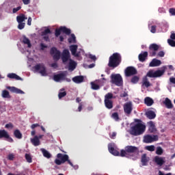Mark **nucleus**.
<instances>
[{
  "instance_id": "6e6d98bb",
  "label": "nucleus",
  "mask_w": 175,
  "mask_h": 175,
  "mask_svg": "<svg viewBox=\"0 0 175 175\" xmlns=\"http://www.w3.org/2000/svg\"><path fill=\"white\" fill-rule=\"evenodd\" d=\"M116 136H117V133H116V132L109 133V137H111V139H115Z\"/></svg>"
},
{
  "instance_id": "680f3d73",
  "label": "nucleus",
  "mask_w": 175,
  "mask_h": 175,
  "mask_svg": "<svg viewBox=\"0 0 175 175\" xmlns=\"http://www.w3.org/2000/svg\"><path fill=\"white\" fill-rule=\"evenodd\" d=\"M22 1L25 5H29L31 3V0H22Z\"/></svg>"
},
{
  "instance_id": "bb28decb",
  "label": "nucleus",
  "mask_w": 175,
  "mask_h": 175,
  "mask_svg": "<svg viewBox=\"0 0 175 175\" xmlns=\"http://www.w3.org/2000/svg\"><path fill=\"white\" fill-rule=\"evenodd\" d=\"M163 105H165L167 109H173V104L172 100L169 98H166L164 101H163Z\"/></svg>"
},
{
  "instance_id": "0e129e2a",
  "label": "nucleus",
  "mask_w": 175,
  "mask_h": 175,
  "mask_svg": "<svg viewBox=\"0 0 175 175\" xmlns=\"http://www.w3.org/2000/svg\"><path fill=\"white\" fill-rule=\"evenodd\" d=\"M38 126H40L39 124H33L31 128V129H35V128H38Z\"/></svg>"
},
{
  "instance_id": "c9c22d12",
  "label": "nucleus",
  "mask_w": 175,
  "mask_h": 175,
  "mask_svg": "<svg viewBox=\"0 0 175 175\" xmlns=\"http://www.w3.org/2000/svg\"><path fill=\"white\" fill-rule=\"evenodd\" d=\"M1 95H2L3 98L10 99V94L6 90H4L2 91V94Z\"/></svg>"
},
{
  "instance_id": "3c124183",
  "label": "nucleus",
  "mask_w": 175,
  "mask_h": 175,
  "mask_svg": "<svg viewBox=\"0 0 175 175\" xmlns=\"http://www.w3.org/2000/svg\"><path fill=\"white\" fill-rule=\"evenodd\" d=\"M150 32L152 33H155L157 32V26L156 25H152L150 27Z\"/></svg>"
},
{
  "instance_id": "9b49d317",
  "label": "nucleus",
  "mask_w": 175,
  "mask_h": 175,
  "mask_svg": "<svg viewBox=\"0 0 175 175\" xmlns=\"http://www.w3.org/2000/svg\"><path fill=\"white\" fill-rule=\"evenodd\" d=\"M33 69L36 72H39L42 76H47V70H46V66L43 64H38L33 66Z\"/></svg>"
},
{
  "instance_id": "2eb2a0df",
  "label": "nucleus",
  "mask_w": 175,
  "mask_h": 175,
  "mask_svg": "<svg viewBox=\"0 0 175 175\" xmlns=\"http://www.w3.org/2000/svg\"><path fill=\"white\" fill-rule=\"evenodd\" d=\"M70 52H69V50L64 49L63 51L62 55V61L64 65H66V63L68 61H70Z\"/></svg>"
},
{
  "instance_id": "f3484780",
  "label": "nucleus",
  "mask_w": 175,
  "mask_h": 175,
  "mask_svg": "<svg viewBox=\"0 0 175 175\" xmlns=\"http://www.w3.org/2000/svg\"><path fill=\"white\" fill-rule=\"evenodd\" d=\"M77 47L76 44L70 46V51H71V54L74 57H80V53H77Z\"/></svg>"
},
{
  "instance_id": "a878e982",
  "label": "nucleus",
  "mask_w": 175,
  "mask_h": 175,
  "mask_svg": "<svg viewBox=\"0 0 175 175\" xmlns=\"http://www.w3.org/2000/svg\"><path fill=\"white\" fill-rule=\"evenodd\" d=\"M65 74L64 73H60V74H57V75H55L53 76V80L55 81H61V80H64L65 79Z\"/></svg>"
},
{
  "instance_id": "9d476101",
  "label": "nucleus",
  "mask_w": 175,
  "mask_h": 175,
  "mask_svg": "<svg viewBox=\"0 0 175 175\" xmlns=\"http://www.w3.org/2000/svg\"><path fill=\"white\" fill-rule=\"evenodd\" d=\"M61 32H63V33H66V35H70L71 33L70 29L67 28L66 27H60L59 29H56L55 30V36L56 38H58L59 35H61Z\"/></svg>"
},
{
  "instance_id": "c85d7f7f",
  "label": "nucleus",
  "mask_w": 175,
  "mask_h": 175,
  "mask_svg": "<svg viewBox=\"0 0 175 175\" xmlns=\"http://www.w3.org/2000/svg\"><path fill=\"white\" fill-rule=\"evenodd\" d=\"M146 116L149 120H154V118L157 117V114H155V112L151 110L146 111Z\"/></svg>"
},
{
  "instance_id": "2f4dec72",
  "label": "nucleus",
  "mask_w": 175,
  "mask_h": 175,
  "mask_svg": "<svg viewBox=\"0 0 175 175\" xmlns=\"http://www.w3.org/2000/svg\"><path fill=\"white\" fill-rule=\"evenodd\" d=\"M7 77L8 79H15V80H21L23 81V78L20 77L17 74L14 73H10L7 75Z\"/></svg>"
},
{
  "instance_id": "58836bf2",
  "label": "nucleus",
  "mask_w": 175,
  "mask_h": 175,
  "mask_svg": "<svg viewBox=\"0 0 175 175\" xmlns=\"http://www.w3.org/2000/svg\"><path fill=\"white\" fill-rule=\"evenodd\" d=\"M69 43H76V36L71 34V37L68 39Z\"/></svg>"
},
{
  "instance_id": "a19ab883",
  "label": "nucleus",
  "mask_w": 175,
  "mask_h": 175,
  "mask_svg": "<svg viewBox=\"0 0 175 175\" xmlns=\"http://www.w3.org/2000/svg\"><path fill=\"white\" fill-rule=\"evenodd\" d=\"M91 85H92V90H94L95 91H96L100 88V86H99V85H98L94 82H91Z\"/></svg>"
},
{
  "instance_id": "79ce46f5",
  "label": "nucleus",
  "mask_w": 175,
  "mask_h": 175,
  "mask_svg": "<svg viewBox=\"0 0 175 175\" xmlns=\"http://www.w3.org/2000/svg\"><path fill=\"white\" fill-rule=\"evenodd\" d=\"M156 154L157 155H162V154H163V149H162L161 146L157 147L156 150Z\"/></svg>"
},
{
  "instance_id": "ddd939ff",
  "label": "nucleus",
  "mask_w": 175,
  "mask_h": 175,
  "mask_svg": "<svg viewBox=\"0 0 175 175\" xmlns=\"http://www.w3.org/2000/svg\"><path fill=\"white\" fill-rule=\"evenodd\" d=\"M126 77H131V76H135L137 75V70L133 66H129L124 70Z\"/></svg>"
},
{
  "instance_id": "4d7b16f0",
  "label": "nucleus",
  "mask_w": 175,
  "mask_h": 175,
  "mask_svg": "<svg viewBox=\"0 0 175 175\" xmlns=\"http://www.w3.org/2000/svg\"><path fill=\"white\" fill-rule=\"evenodd\" d=\"M157 57H165V52L163 51H161L158 53Z\"/></svg>"
},
{
  "instance_id": "052dcab7",
  "label": "nucleus",
  "mask_w": 175,
  "mask_h": 175,
  "mask_svg": "<svg viewBox=\"0 0 175 175\" xmlns=\"http://www.w3.org/2000/svg\"><path fill=\"white\" fill-rule=\"evenodd\" d=\"M51 68H54V69H57L58 68V64L57 63H53L51 64Z\"/></svg>"
},
{
  "instance_id": "aec40b11",
  "label": "nucleus",
  "mask_w": 175,
  "mask_h": 175,
  "mask_svg": "<svg viewBox=\"0 0 175 175\" xmlns=\"http://www.w3.org/2000/svg\"><path fill=\"white\" fill-rule=\"evenodd\" d=\"M154 162L158 165L159 166H163V165L165 163V157H160L159 156H156L154 157Z\"/></svg>"
},
{
  "instance_id": "e433bc0d",
  "label": "nucleus",
  "mask_w": 175,
  "mask_h": 175,
  "mask_svg": "<svg viewBox=\"0 0 175 175\" xmlns=\"http://www.w3.org/2000/svg\"><path fill=\"white\" fill-rule=\"evenodd\" d=\"M41 151L43 154V156L45 157V158H48V159H50V157H51V154H50V152H49V151H47L45 149H41Z\"/></svg>"
},
{
  "instance_id": "412c9836",
  "label": "nucleus",
  "mask_w": 175,
  "mask_h": 175,
  "mask_svg": "<svg viewBox=\"0 0 175 175\" xmlns=\"http://www.w3.org/2000/svg\"><path fill=\"white\" fill-rule=\"evenodd\" d=\"M7 90H9L11 92H13L14 94H25L24 91L16 88V87H7Z\"/></svg>"
},
{
  "instance_id": "69168bd1",
  "label": "nucleus",
  "mask_w": 175,
  "mask_h": 175,
  "mask_svg": "<svg viewBox=\"0 0 175 175\" xmlns=\"http://www.w3.org/2000/svg\"><path fill=\"white\" fill-rule=\"evenodd\" d=\"M126 96H128V93L127 92H124V93H122L121 94H120V97L121 98H125V97H126Z\"/></svg>"
},
{
  "instance_id": "49530a36",
  "label": "nucleus",
  "mask_w": 175,
  "mask_h": 175,
  "mask_svg": "<svg viewBox=\"0 0 175 175\" xmlns=\"http://www.w3.org/2000/svg\"><path fill=\"white\" fill-rule=\"evenodd\" d=\"M49 33H51V30L49 28L42 32V36H46V35H49Z\"/></svg>"
},
{
  "instance_id": "774afa93",
  "label": "nucleus",
  "mask_w": 175,
  "mask_h": 175,
  "mask_svg": "<svg viewBox=\"0 0 175 175\" xmlns=\"http://www.w3.org/2000/svg\"><path fill=\"white\" fill-rule=\"evenodd\" d=\"M171 40H175V33H172L170 36Z\"/></svg>"
},
{
  "instance_id": "dca6fc26",
  "label": "nucleus",
  "mask_w": 175,
  "mask_h": 175,
  "mask_svg": "<svg viewBox=\"0 0 175 175\" xmlns=\"http://www.w3.org/2000/svg\"><path fill=\"white\" fill-rule=\"evenodd\" d=\"M51 55H53V59H56V61H58L61 58V52L58 50H57V48L52 47L51 49Z\"/></svg>"
},
{
  "instance_id": "b1692460",
  "label": "nucleus",
  "mask_w": 175,
  "mask_h": 175,
  "mask_svg": "<svg viewBox=\"0 0 175 175\" xmlns=\"http://www.w3.org/2000/svg\"><path fill=\"white\" fill-rule=\"evenodd\" d=\"M161 64H162L161 60L153 59L149 64V66H150V68H155L156 66H159Z\"/></svg>"
},
{
  "instance_id": "4be33fe9",
  "label": "nucleus",
  "mask_w": 175,
  "mask_h": 175,
  "mask_svg": "<svg viewBox=\"0 0 175 175\" xmlns=\"http://www.w3.org/2000/svg\"><path fill=\"white\" fill-rule=\"evenodd\" d=\"M147 57H148V52L144 51V52L141 53L138 55V59L140 62H144V61H146Z\"/></svg>"
},
{
  "instance_id": "6ab92c4d",
  "label": "nucleus",
  "mask_w": 175,
  "mask_h": 175,
  "mask_svg": "<svg viewBox=\"0 0 175 175\" xmlns=\"http://www.w3.org/2000/svg\"><path fill=\"white\" fill-rule=\"evenodd\" d=\"M148 131L150 133H155L157 132V128H155V123L152 121H150L148 122Z\"/></svg>"
},
{
  "instance_id": "39448f33",
  "label": "nucleus",
  "mask_w": 175,
  "mask_h": 175,
  "mask_svg": "<svg viewBox=\"0 0 175 175\" xmlns=\"http://www.w3.org/2000/svg\"><path fill=\"white\" fill-rule=\"evenodd\" d=\"M57 158L55 160V163L56 165H62V163H65V162H68V165L72 166V161L69 160V156L68 154H62V153H59L57 154ZM60 159V160H59Z\"/></svg>"
},
{
  "instance_id": "f704fd0d",
  "label": "nucleus",
  "mask_w": 175,
  "mask_h": 175,
  "mask_svg": "<svg viewBox=\"0 0 175 175\" xmlns=\"http://www.w3.org/2000/svg\"><path fill=\"white\" fill-rule=\"evenodd\" d=\"M23 43H24V44H27V47L29 49H31L32 47V44H31V41L28 39V38H27L25 36H23Z\"/></svg>"
},
{
  "instance_id": "5701e85b",
  "label": "nucleus",
  "mask_w": 175,
  "mask_h": 175,
  "mask_svg": "<svg viewBox=\"0 0 175 175\" xmlns=\"http://www.w3.org/2000/svg\"><path fill=\"white\" fill-rule=\"evenodd\" d=\"M149 161H150V158L147 157L146 154H144L142 155L141 162L142 163V166H147Z\"/></svg>"
},
{
  "instance_id": "de8ad7c7",
  "label": "nucleus",
  "mask_w": 175,
  "mask_h": 175,
  "mask_svg": "<svg viewBox=\"0 0 175 175\" xmlns=\"http://www.w3.org/2000/svg\"><path fill=\"white\" fill-rule=\"evenodd\" d=\"M167 43L170 46H171V47H175V41H174V40L168 39L167 40Z\"/></svg>"
},
{
  "instance_id": "ea45409f",
  "label": "nucleus",
  "mask_w": 175,
  "mask_h": 175,
  "mask_svg": "<svg viewBox=\"0 0 175 175\" xmlns=\"http://www.w3.org/2000/svg\"><path fill=\"white\" fill-rule=\"evenodd\" d=\"M145 149L147 150V151H150L151 152H152L153 151H155V146H147L145 147Z\"/></svg>"
},
{
  "instance_id": "c756f323",
  "label": "nucleus",
  "mask_w": 175,
  "mask_h": 175,
  "mask_svg": "<svg viewBox=\"0 0 175 175\" xmlns=\"http://www.w3.org/2000/svg\"><path fill=\"white\" fill-rule=\"evenodd\" d=\"M25 20H28V18L24 14H20L16 16L17 23H24Z\"/></svg>"
},
{
  "instance_id": "338daca9",
  "label": "nucleus",
  "mask_w": 175,
  "mask_h": 175,
  "mask_svg": "<svg viewBox=\"0 0 175 175\" xmlns=\"http://www.w3.org/2000/svg\"><path fill=\"white\" fill-rule=\"evenodd\" d=\"M170 83H172V84H175V78H174V77H170Z\"/></svg>"
},
{
  "instance_id": "393cba45",
  "label": "nucleus",
  "mask_w": 175,
  "mask_h": 175,
  "mask_svg": "<svg viewBox=\"0 0 175 175\" xmlns=\"http://www.w3.org/2000/svg\"><path fill=\"white\" fill-rule=\"evenodd\" d=\"M31 143L35 147H38V146H40V139L38 137V135H35L33 138H31Z\"/></svg>"
},
{
  "instance_id": "603ef678",
  "label": "nucleus",
  "mask_w": 175,
  "mask_h": 175,
  "mask_svg": "<svg viewBox=\"0 0 175 175\" xmlns=\"http://www.w3.org/2000/svg\"><path fill=\"white\" fill-rule=\"evenodd\" d=\"M169 13L171 16H175V8H170Z\"/></svg>"
},
{
  "instance_id": "09e8293b",
  "label": "nucleus",
  "mask_w": 175,
  "mask_h": 175,
  "mask_svg": "<svg viewBox=\"0 0 175 175\" xmlns=\"http://www.w3.org/2000/svg\"><path fill=\"white\" fill-rule=\"evenodd\" d=\"M5 128L6 129H13V128H14V126L13 125V123L10 122V123L5 124Z\"/></svg>"
},
{
  "instance_id": "5fc2aeb1",
  "label": "nucleus",
  "mask_w": 175,
  "mask_h": 175,
  "mask_svg": "<svg viewBox=\"0 0 175 175\" xmlns=\"http://www.w3.org/2000/svg\"><path fill=\"white\" fill-rule=\"evenodd\" d=\"M21 10V6H18L17 8H13L12 10V13H17V12H18V10Z\"/></svg>"
},
{
  "instance_id": "a18cd8bd",
  "label": "nucleus",
  "mask_w": 175,
  "mask_h": 175,
  "mask_svg": "<svg viewBox=\"0 0 175 175\" xmlns=\"http://www.w3.org/2000/svg\"><path fill=\"white\" fill-rule=\"evenodd\" d=\"M64 96H66V92H59L58 94V98L59 99H62V98H64Z\"/></svg>"
},
{
  "instance_id": "4468645a",
  "label": "nucleus",
  "mask_w": 175,
  "mask_h": 175,
  "mask_svg": "<svg viewBox=\"0 0 175 175\" xmlns=\"http://www.w3.org/2000/svg\"><path fill=\"white\" fill-rule=\"evenodd\" d=\"M149 55L150 57H155L157 55V51L159 50V45L157 44H151L149 46Z\"/></svg>"
},
{
  "instance_id": "72a5a7b5",
  "label": "nucleus",
  "mask_w": 175,
  "mask_h": 175,
  "mask_svg": "<svg viewBox=\"0 0 175 175\" xmlns=\"http://www.w3.org/2000/svg\"><path fill=\"white\" fill-rule=\"evenodd\" d=\"M14 136L16 139H23V133H21V131H20V130L18 129H16L15 131H14Z\"/></svg>"
},
{
  "instance_id": "7c9ffc66",
  "label": "nucleus",
  "mask_w": 175,
  "mask_h": 175,
  "mask_svg": "<svg viewBox=\"0 0 175 175\" xmlns=\"http://www.w3.org/2000/svg\"><path fill=\"white\" fill-rule=\"evenodd\" d=\"M77 66V63L75 62L73 59H70V62L68 64V70L73 71V70Z\"/></svg>"
},
{
  "instance_id": "0eeeda50",
  "label": "nucleus",
  "mask_w": 175,
  "mask_h": 175,
  "mask_svg": "<svg viewBox=\"0 0 175 175\" xmlns=\"http://www.w3.org/2000/svg\"><path fill=\"white\" fill-rule=\"evenodd\" d=\"M159 137L157 135H145L143 137V142L146 144L154 143V142H158Z\"/></svg>"
},
{
  "instance_id": "f8f14e48",
  "label": "nucleus",
  "mask_w": 175,
  "mask_h": 175,
  "mask_svg": "<svg viewBox=\"0 0 175 175\" xmlns=\"http://www.w3.org/2000/svg\"><path fill=\"white\" fill-rule=\"evenodd\" d=\"M123 109L126 116H131V114H132V111L133 110V105L132 104V102L126 103L123 106Z\"/></svg>"
},
{
  "instance_id": "37998d69",
  "label": "nucleus",
  "mask_w": 175,
  "mask_h": 175,
  "mask_svg": "<svg viewBox=\"0 0 175 175\" xmlns=\"http://www.w3.org/2000/svg\"><path fill=\"white\" fill-rule=\"evenodd\" d=\"M111 117L112 118H113L115 121H118L120 120V117L118 116V113L117 112H114L113 113H112Z\"/></svg>"
},
{
  "instance_id": "8fccbe9b",
  "label": "nucleus",
  "mask_w": 175,
  "mask_h": 175,
  "mask_svg": "<svg viewBox=\"0 0 175 175\" xmlns=\"http://www.w3.org/2000/svg\"><path fill=\"white\" fill-rule=\"evenodd\" d=\"M25 27V23H18V29H24Z\"/></svg>"
},
{
  "instance_id": "bf43d9fd",
  "label": "nucleus",
  "mask_w": 175,
  "mask_h": 175,
  "mask_svg": "<svg viewBox=\"0 0 175 175\" xmlns=\"http://www.w3.org/2000/svg\"><path fill=\"white\" fill-rule=\"evenodd\" d=\"M40 46L41 50H44L45 49H47V45H45L43 43H41Z\"/></svg>"
},
{
  "instance_id": "cd10ccee",
  "label": "nucleus",
  "mask_w": 175,
  "mask_h": 175,
  "mask_svg": "<svg viewBox=\"0 0 175 175\" xmlns=\"http://www.w3.org/2000/svg\"><path fill=\"white\" fill-rule=\"evenodd\" d=\"M72 81L76 83V84H80V83H83V81H84V77L81 75L76 76L72 78Z\"/></svg>"
},
{
  "instance_id": "e2e57ef3",
  "label": "nucleus",
  "mask_w": 175,
  "mask_h": 175,
  "mask_svg": "<svg viewBox=\"0 0 175 175\" xmlns=\"http://www.w3.org/2000/svg\"><path fill=\"white\" fill-rule=\"evenodd\" d=\"M31 23H32V18L29 16L27 20V25H31Z\"/></svg>"
},
{
  "instance_id": "c03bdc74",
  "label": "nucleus",
  "mask_w": 175,
  "mask_h": 175,
  "mask_svg": "<svg viewBox=\"0 0 175 175\" xmlns=\"http://www.w3.org/2000/svg\"><path fill=\"white\" fill-rule=\"evenodd\" d=\"M138 81H139V77L134 76L132 77L131 83H133V84H136L137 83H138Z\"/></svg>"
},
{
  "instance_id": "7ed1b4c3",
  "label": "nucleus",
  "mask_w": 175,
  "mask_h": 175,
  "mask_svg": "<svg viewBox=\"0 0 175 175\" xmlns=\"http://www.w3.org/2000/svg\"><path fill=\"white\" fill-rule=\"evenodd\" d=\"M145 131L146 125L142 123H137L131 127L130 135H133V136H139L140 135H143Z\"/></svg>"
},
{
  "instance_id": "f257e3e1",
  "label": "nucleus",
  "mask_w": 175,
  "mask_h": 175,
  "mask_svg": "<svg viewBox=\"0 0 175 175\" xmlns=\"http://www.w3.org/2000/svg\"><path fill=\"white\" fill-rule=\"evenodd\" d=\"M163 75H165V70H157L156 71H154V70H150L147 72L146 75L142 79V85L148 88V87L151 86V83H150L148 78L147 77H150V79H157V77H161Z\"/></svg>"
},
{
  "instance_id": "20e7f679",
  "label": "nucleus",
  "mask_w": 175,
  "mask_h": 175,
  "mask_svg": "<svg viewBox=\"0 0 175 175\" xmlns=\"http://www.w3.org/2000/svg\"><path fill=\"white\" fill-rule=\"evenodd\" d=\"M129 154H139V148L133 146H127L124 150H120V157L128 158Z\"/></svg>"
},
{
  "instance_id": "4c0bfd02",
  "label": "nucleus",
  "mask_w": 175,
  "mask_h": 175,
  "mask_svg": "<svg viewBox=\"0 0 175 175\" xmlns=\"http://www.w3.org/2000/svg\"><path fill=\"white\" fill-rule=\"evenodd\" d=\"M25 158L28 163H32V157L31 156V154L26 153L25 154Z\"/></svg>"
},
{
  "instance_id": "1a4fd4ad",
  "label": "nucleus",
  "mask_w": 175,
  "mask_h": 175,
  "mask_svg": "<svg viewBox=\"0 0 175 175\" xmlns=\"http://www.w3.org/2000/svg\"><path fill=\"white\" fill-rule=\"evenodd\" d=\"M0 139H4V140H6L9 143H13L14 142L13 138L9 135V133L5 129H0Z\"/></svg>"
},
{
  "instance_id": "6e6552de",
  "label": "nucleus",
  "mask_w": 175,
  "mask_h": 175,
  "mask_svg": "<svg viewBox=\"0 0 175 175\" xmlns=\"http://www.w3.org/2000/svg\"><path fill=\"white\" fill-rule=\"evenodd\" d=\"M113 94L112 93H107L105 96L104 103L106 108L109 110H111L113 109Z\"/></svg>"
},
{
  "instance_id": "864d4df0",
  "label": "nucleus",
  "mask_w": 175,
  "mask_h": 175,
  "mask_svg": "<svg viewBox=\"0 0 175 175\" xmlns=\"http://www.w3.org/2000/svg\"><path fill=\"white\" fill-rule=\"evenodd\" d=\"M8 159L9 161H13L14 159V154H8Z\"/></svg>"
},
{
  "instance_id": "f03ea898",
  "label": "nucleus",
  "mask_w": 175,
  "mask_h": 175,
  "mask_svg": "<svg viewBox=\"0 0 175 175\" xmlns=\"http://www.w3.org/2000/svg\"><path fill=\"white\" fill-rule=\"evenodd\" d=\"M122 61V57L121 54L118 53H114L109 58L108 66L109 68H113V69L120 66Z\"/></svg>"
},
{
  "instance_id": "13d9d810",
  "label": "nucleus",
  "mask_w": 175,
  "mask_h": 175,
  "mask_svg": "<svg viewBox=\"0 0 175 175\" xmlns=\"http://www.w3.org/2000/svg\"><path fill=\"white\" fill-rule=\"evenodd\" d=\"M89 58H90V59H92V61H96V56L94 55L90 54Z\"/></svg>"
},
{
  "instance_id": "a211bd4d",
  "label": "nucleus",
  "mask_w": 175,
  "mask_h": 175,
  "mask_svg": "<svg viewBox=\"0 0 175 175\" xmlns=\"http://www.w3.org/2000/svg\"><path fill=\"white\" fill-rule=\"evenodd\" d=\"M108 150L110 154H112V155H114L115 157H121V153L120 154V152L116 150L114 147H112L111 145L108 146Z\"/></svg>"
},
{
  "instance_id": "423d86ee",
  "label": "nucleus",
  "mask_w": 175,
  "mask_h": 175,
  "mask_svg": "<svg viewBox=\"0 0 175 175\" xmlns=\"http://www.w3.org/2000/svg\"><path fill=\"white\" fill-rule=\"evenodd\" d=\"M111 83L118 85V87H121L122 85V77L120 74L111 75Z\"/></svg>"
},
{
  "instance_id": "473e14b6",
  "label": "nucleus",
  "mask_w": 175,
  "mask_h": 175,
  "mask_svg": "<svg viewBox=\"0 0 175 175\" xmlns=\"http://www.w3.org/2000/svg\"><path fill=\"white\" fill-rule=\"evenodd\" d=\"M144 103L146 106H152L154 105V100L150 97H146L144 99Z\"/></svg>"
}]
</instances>
